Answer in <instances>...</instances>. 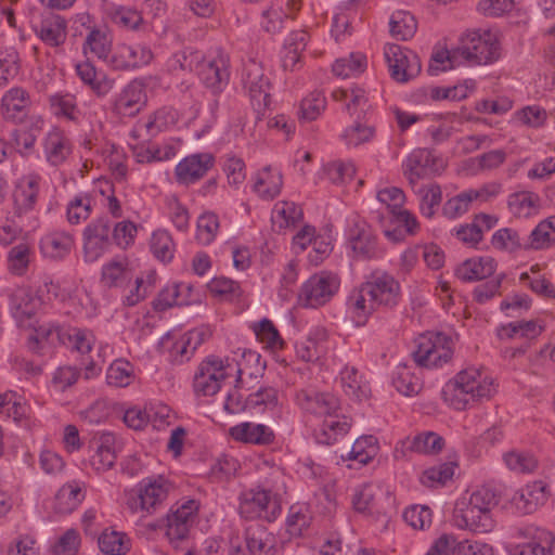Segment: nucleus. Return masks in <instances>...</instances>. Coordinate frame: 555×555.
Returning a JSON list of instances; mask_svg holds the SVG:
<instances>
[{
    "mask_svg": "<svg viewBox=\"0 0 555 555\" xmlns=\"http://www.w3.org/2000/svg\"><path fill=\"white\" fill-rule=\"evenodd\" d=\"M30 104L26 90L18 87L11 88L1 99L0 114L7 121L22 124L29 113Z\"/></svg>",
    "mask_w": 555,
    "mask_h": 555,
    "instance_id": "4be33fe9",
    "label": "nucleus"
},
{
    "mask_svg": "<svg viewBox=\"0 0 555 555\" xmlns=\"http://www.w3.org/2000/svg\"><path fill=\"white\" fill-rule=\"evenodd\" d=\"M461 56L472 65H488L501 56L496 36L490 30H472L461 38Z\"/></svg>",
    "mask_w": 555,
    "mask_h": 555,
    "instance_id": "7ed1b4c3",
    "label": "nucleus"
},
{
    "mask_svg": "<svg viewBox=\"0 0 555 555\" xmlns=\"http://www.w3.org/2000/svg\"><path fill=\"white\" fill-rule=\"evenodd\" d=\"M41 177L38 173H28L22 177L13 193V214L24 218L31 212L37 204Z\"/></svg>",
    "mask_w": 555,
    "mask_h": 555,
    "instance_id": "a211bd4d",
    "label": "nucleus"
},
{
    "mask_svg": "<svg viewBox=\"0 0 555 555\" xmlns=\"http://www.w3.org/2000/svg\"><path fill=\"white\" fill-rule=\"evenodd\" d=\"M281 511L280 499L260 489V487L244 490L238 496V513L245 519L260 518L271 522L276 519Z\"/></svg>",
    "mask_w": 555,
    "mask_h": 555,
    "instance_id": "0eeeda50",
    "label": "nucleus"
},
{
    "mask_svg": "<svg viewBox=\"0 0 555 555\" xmlns=\"http://www.w3.org/2000/svg\"><path fill=\"white\" fill-rule=\"evenodd\" d=\"M95 205V199L88 193L76 195L67 205L66 216L72 224H79L87 220Z\"/></svg>",
    "mask_w": 555,
    "mask_h": 555,
    "instance_id": "8fccbe9b",
    "label": "nucleus"
},
{
    "mask_svg": "<svg viewBox=\"0 0 555 555\" xmlns=\"http://www.w3.org/2000/svg\"><path fill=\"white\" fill-rule=\"evenodd\" d=\"M415 343L416 349L412 352V356L414 362L421 367H442L453 358V340L443 333L421 335Z\"/></svg>",
    "mask_w": 555,
    "mask_h": 555,
    "instance_id": "f03ea898",
    "label": "nucleus"
},
{
    "mask_svg": "<svg viewBox=\"0 0 555 555\" xmlns=\"http://www.w3.org/2000/svg\"><path fill=\"white\" fill-rule=\"evenodd\" d=\"M320 429L315 434L319 443L333 444L338 438L344 437L351 427L349 417L343 416H325Z\"/></svg>",
    "mask_w": 555,
    "mask_h": 555,
    "instance_id": "a19ab883",
    "label": "nucleus"
},
{
    "mask_svg": "<svg viewBox=\"0 0 555 555\" xmlns=\"http://www.w3.org/2000/svg\"><path fill=\"white\" fill-rule=\"evenodd\" d=\"M35 257L29 243L22 242L10 248L7 254V269L10 274L22 278L27 274Z\"/></svg>",
    "mask_w": 555,
    "mask_h": 555,
    "instance_id": "4c0bfd02",
    "label": "nucleus"
},
{
    "mask_svg": "<svg viewBox=\"0 0 555 555\" xmlns=\"http://www.w3.org/2000/svg\"><path fill=\"white\" fill-rule=\"evenodd\" d=\"M230 436L238 442L257 446H268L274 441L273 430L264 425L253 422H243L229 429Z\"/></svg>",
    "mask_w": 555,
    "mask_h": 555,
    "instance_id": "bb28decb",
    "label": "nucleus"
},
{
    "mask_svg": "<svg viewBox=\"0 0 555 555\" xmlns=\"http://www.w3.org/2000/svg\"><path fill=\"white\" fill-rule=\"evenodd\" d=\"M49 103L53 114L56 116H63L69 120H77L80 115L76 98L73 94H53L49 98Z\"/></svg>",
    "mask_w": 555,
    "mask_h": 555,
    "instance_id": "052dcab7",
    "label": "nucleus"
},
{
    "mask_svg": "<svg viewBox=\"0 0 555 555\" xmlns=\"http://www.w3.org/2000/svg\"><path fill=\"white\" fill-rule=\"evenodd\" d=\"M417 193L421 196L420 210L426 218H433L442 199L441 188L436 183L422 186Z\"/></svg>",
    "mask_w": 555,
    "mask_h": 555,
    "instance_id": "680f3d73",
    "label": "nucleus"
},
{
    "mask_svg": "<svg viewBox=\"0 0 555 555\" xmlns=\"http://www.w3.org/2000/svg\"><path fill=\"white\" fill-rule=\"evenodd\" d=\"M132 280V272L126 260L113 259L102 267L101 282L106 287L124 288Z\"/></svg>",
    "mask_w": 555,
    "mask_h": 555,
    "instance_id": "ea45409f",
    "label": "nucleus"
},
{
    "mask_svg": "<svg viewBox=\"0 0 555 555\" xmlns=\"http://www.w3.org/2000/svg\"><path fill=\"white\" fill-rule=\"evenodd\" d=\"M146 99L144 82L131 80L115 98L114 112L122 117H134L145 106Z\"/></svg>",
    "mask_w": 555,
    "mask_h": 555,
    "instance_id": "6ab92c4d",
    "label": "nucleus"
},
{
    "mask_svg": "<svg viewBox=\"0 0 555 555\" xmlns=\"http://www.w3.org/2000/svg\"><path fill=\"white\" fill-rule=\"evenodd\" d=\"M57 340L68 349L85 356L92 350L95 337L90 330L67 326L57 331Z\"/></svg>",
    "mask_w": 555,
    "mask_h": 555,
    "instance_id": "f704fd0d",
    "label": "nucleus"
},
{
    "mask_svg": "<svg viewBox=\"0 0 555 555\" xmlns=\"http://www.w3.org/2000/svg\"><path fill=\"white\" fill-rule=\"evenodd\" d=\"M74 244V236L68 231L52 230L41 237L39 246L46 258L61 260L69 255Z\"/></svg>",
    "mask_w": 555,
    "mask_h": 555,
    "instance_id": "cd10ccee",
    "label": "nucleus"
},
{
    "mask_svg": "<svg viewBox=\"0 0 555 555\" xmlns=\"http://www.w3.org/2000/svg\"><path fill=\"white\" fill-rule=\"evenodd\" d=\"M555 243L554 223L545 219L538 223L531 231L530 235L525 238V250L528 249H545Z\"/></svg>",
    "mask_w": 555,
    "mask_h": 555,
    "instance_id": "a18cd8bd",
    "label": "nucleus"
},
{
    "mask_svg": "<svg viewBox=\"0 0 555 555\" xmlns=\"http://www.w3.org/2000/svg\"><path fill=\"white\" fill-rule=\"evenodd\" d=\"M326 107V98L321 91H312L302 99L298 112L299 119L304 121L315 120Z\"/></svg>",
    "mask_w": 555,
    "mask_h": 555,
    "instance_id": "bf43d9fd",
    "label": "nucleus"
},
{
    "mask_svg": "<svg viewBox=\"0 0 555 555\" xmlns=\"http://www.w3.org/2000/svg\"><path fill=\"white\" fill-rule=\"evenodd\" d=\"M235 372L236 382L241 380L242 370L234 367L227 361L216 356H209L203 360L194 375L193 387L196 393L203 396H214L220 388L224 379Z\"/></svg>",
    "mask_w": 555,
    "mask_h": 555,
    "instance_id": "20e7f679",
    "label": "nucleus"
},
{
    "mask_svg": "<svg viewBox=\"0 0 555 555\" xmlns=\"http://www.w3.org/2000/svg\"><path fill=\"white\" fill-rule=\"evenodd\" d=\"M197 75L214 94L221 93L230 81V59L223 51L203 56Z\"/></svg>",
    "mask_w": 555,
    "mask_h": 555,
    "instance_id": "9b49d317",
    "label": "nucleus"
},
{
    "mask_svg": "<svg viewBox=\"0 0 555 555\" xmlns=\"http://www.w3.org/2000/svg\"><path fill=\"white\" fill-rule=\"evenodd\" d=\"M115 437L112 434H103L96 443L93 454L90 456V465L98 473H104L113 468L117 460L114 448Z\"/></svg>",
    "mask_w": 555,
    "mask_h": 555,
    "instance_id": "c9c22d12",
    "label": "nucleus"
},
{
    "mask_svg": "<svg viewBox=\"0 0 555 555\" xmlns=\"http://www.w3.org/2000/svg\"><path fill=\"white\" fill-rule=\"evenodd\" d=\"M491 244L496 249L507 251L525 249V238L520 237L517 231L509 228L498 230L492 235Z\"/></svg>",
    "mask_w": 555,
    "mask_h": 555,
    "instance_id": "69168bd1",
    "label": "nucleus"
},
{
    "mask_svg": "<svg viewBox=\"0 0 555 555\" xmlns=\"http://www.w3.org/2000/svg\"><path fill=\"white\" fill-rule=\"evenodd\" d=\"M365 291L363 283L351 293L347 301L348 309L359 322H364L377 309L376 305L371 302V297L369 294H365Z\"/></svg>",
    "mask_w": 555,
    "mask_h": 555,
    "instance_id": "864d4df0",
    "label": "nucleus"
},
{
    "mask_svg": "<svg viewBox=\"0 0 555 555\" xmlns=\"http://www.w3.org/2000/svg\"><path fill=\"white\" fill-rule=\"evenodd\" d=\"M168 495V485L165 480H154L141 483L139 489L132 491L128 499L127 505L133 512L153 513L163 504Z\"/></svg>",
    "mask_w": 555,
    "mask_h": 555,
    "instance_id": "4468645a",
    "label": "nucleus"
},
{
    "mask_svg": "<svg viewBox=\"0 0 555 555\" xmlns=\"http://www.w3.org/2000/svg\"><path fill=\"white\" fill-rule=\"evenodd\" d=\"M296 402L302 411L318 416H331L339 406L334 395L313 389L299 390L296 393Z\"/></svg>",
    "mask_w": 555,
    "mask_h": 555,
    "instance_id": "412c9836",
    "label": "nucleus"
},
{
    "mask_svg": "<svg viewBox=\"0 0 555 555\" xmlns=\"http://www.w3.org/2000/svg\"><path fill=\"white\" fill-rule=\"evenodd\" d=\"M374 135L375 127L373 125L357 120L343 131L340 138L346 145L357 147L370 142Z\"/></svg>",
    "mask_w": 555,
    "mask_h": 555,
    "instance_id": "4d7b16f0",
    "label": "nucleus"
},
{
    "mask_svg": "<svg viewBox=\"0 0 555 555\" xmlns=\"http://www.w3.org/2000/svg\"><path fill=\"white\" fill-rule=\"evenodd\" d=\"M415 370L416 367L400 364L393 373V386L400 393L406 397L420 393L423 388V382L421 377L416 375Z\"/></svg>",
    "mask_w": 555,
    "mask_h": 555,
    "instance_id": "79ce46f5",
    "label": "nucleus"
},
{
    "mask_svg": "<svg viewBox=\"0 0 555 555\" xmlns=\"http://www.w3.org/2000/svg\"><path fill=\"white\" fill-rule=\"evenodd\" d=\"M99 547L105 555H126L131 540L124 532L106 529L99 537Z\"/></svg>",
    "mask_w": 555,
    "mask_h": 555,
    "instance_id": "c03bdc74",
    "label": "nucleus"
},
{
    "mask_svg": "<svg viewBox=\"0 0 555 555\" xmlns=\"http://www.w3.org/2000/svg\"><path fill=\"white\" fill-rule=\"evenodd\" d=\"M106 379L108 385L115 387H126L133 379V366L127 360H115L107 370Z\"/></svg>",
    "mask_w": 555,
    "mask_h": 555,
    "instance_id": "0e129e2a",
    "label": "nucleus"
},
{
    "mask_svg": "<svg viewBox=\"0 0 555 555\" xmlns=\"http://www.w3.org/2000/svg\"><path fill=\"white\" fill-rule=\"evenodd\" d=\"M177 120L176 112L170 107H162L152 114L142 127L150 137L157 134L166 129L169 125H173Z\"/></svg>",
    "mask_w": 555,
    "mask_h": 555,
    "instance_id": "774afa93",
    "label": "nucleus"
},
{
    "mask_svg": "<svg viewBox=\"0 0 555 555\" xmlns=\"http://www.w3.org/2000/svg\"><path fill=\"white\" fill-rule=\"evenodd\" d=\"M455 466L453 462H446L429 467L423 472L420 481L428 488L443 487L453 478Z\"/></svg>",
    "mask_w": 555,
    "mask_h": 555,
    "instance_id": "3c124183",
    "label": "nucleus"
},
{
    "mask_svg": "<svg viewBox=\"0 0 555 555\" xmlns=\"http://www.w3.org/2000/svg\"><path fill=\"white\" fill-rule=\"evenodd\" d=\"M548 498L546 485L543 481H533L519 489L512 496V504L522 514H531L544 505Z\"/></svg>",
    "mask_w": 555,
    "mask_h": 555,
    "instance_id": "393cba45",
    "label": "nucleus"
},
{
    "mask_svg": "<svg viewBox=\"0 0 555 555\" xmlns=\"http://www.w3.org/2000/svg\"><path fill=\"white\" fill-rule=\"evenodd\" d=\"M112 223L107 217L91 221L83 230V257L87 262L96 261L111 246Z\"/></svg>",
    "mask_w": 555,
    "mask_h": 555,
    "instance_id": "ddd939ff",
    "label": "nucleus"
},
{
    "mask_svg": "<svg viewBox=\"0 0 555 555\" xmlns=\"http://www.w3.org/2000/svg\"><path fill=\"white\" fill-rule=\"evenodd\" d=\"M385 60L388 64L390 77L400 83L414 79L421 73V60L411 50L391 43L385 47Z\"/></svg>",
    "mask_w": 555,
    "mask_h": 555,
    "instance_id": "9d476101",
    "label": "nucleus"
},
{
    "mask_svg": "<svg viewBox=\"0 0 555 555\" xmlns=\"http://www.w3.org/2000/svg\"><path fill=\"white\" fill-rule=\"evenodd\" d=\"M436 158L434 154L425 149L413 151L403 164L404 175L411 184H414L421 178H424L434 171Z\"/></svg>",
    "mask_w": 555,
    "mask_h": 555,
    "instance_id": "7c9ffc66",
    "label": "nucleus"
},
{
    "mask_svg": "<svg viewBox=\"0 0 555 555\" xmlns=\"http://www.w3.org/2000/svg\"><path fill=\"white\" fill-rule=\"evenodd\" d=\"M542 201L531 191H517L508 195L507 209L516 218H530L540 212Z\"/></svg>",
    "mask_w": 555,
    "mask_h": 555,
    "instance_id": "2f4dec72",
    "label": "nucleus"
},
{
    "mask_svg": "<svg viewBox=\"0 0 555 555\" xmlns=\"http://www.w3.org/2000/svg\"><path fill=\"white\" fill-rule=\"evenodd\" d=\"M400 448L395 450V457L399 459L405 456L406 451L415 452L418 454H437L444 447V439L434 431H423L414 437H406L400 442Z\"/></svg>",
    "mask_w": 555,
    "mask_h": 555,
    "instance_id": "b1692460",
    "label": "nucleus"
},
{
    "mask_svg": "<svg viewBox=\"0 0 555 555\" xmlns=\"http://www.w3.org/2000/svg\"><path fill=\"white\" fill-rule=\"evenodd\" d=\"M517 534L527 541L515 547L512 555H554L555 537L552 532L527 526L519 528Z\"/></svg>",
    "mask_w": 555,
    "mask_h": 555,
    "instance_id": "2eb2a0df",
    "label": "nucleus"
},
{
    "mask_svg": "<svg viewBox=\"0 0 555 555\" xmlns=\"http://www.w3.org/2000/svg\"><path fill=\"white\" fill-rule=\"evenodd\" d=\"M454 524L461 529H467L477 533H486L492 530L493 519L491 514L466 503V498L457 500L454 507Z\"/></svg>",
    "mask_w": 555,
    "mask_h": 555,
    "instance_id": "dca6fc26",
    "label": "nucleus"
},
{
    "mask_svg": "<svg viewBox=\"0 0 555 555\" xmlns=\"http://www.w3.org/2000/svg\"><path fill=\"white\" fill-rule=\"evenodd\" d=\"M282 185V173L271 166H266L256 173L253 190L260 198L271 201L281 193Z\"/></svg>",
    "mask_w": 555,
    "mask_h": 555,
    "instance_id": "473e14b6",
    "label": "nucleus"
},
{
    "mask_svg": "<svg viewBox=\"0 0 555 555\" xmlns=\"http://www.w3.org/2000/svg\"><path fill=\"white\" fill-rule=\"evenodd\" d=\"M506 466L516 473H532L538 467L537 459L529 452L509 451L504 454Z\"/></svg>",
    "mask_w": 555,
    "mask_h": 555,
    "instance_id": "338daca9",
    "label": "nucleus"
},
{
    "mask_svg": "<svg viewBox=\"0 0 555 555\" xmlns=\"http://www.w3.org/2000/svg\"><path fill=\"white\" fill-rule=\"evenodd\" d=\"M340 383L344 392L357 401H362L370 397L371 388L369 382L354 366L346 365L341 370Z\"/></svg>",
    "mask_w": 555,
    "mask_h": 555,
    "instance_id": "e433bc0d",
    "label": "nucleus"
},
{
    "mask_svg": "<svg viewBox=\"0 0 555 555\" xmlns=\"http://www.w3.org/2000/svg\"><path fill=\"white\" fill-rule=\"evenodd\" d=\"M254 332L257 338L264 344L266 348L271 350L283 349L284 340L273 322L269 319H263L258 324H255Z\"/></svg>",
    "mask_w": 555,
    "mask_h": 555,
    "instance_id": "e2e57ef3",
    "label": "nucleus"
},
{
    "mask_svg": "<svg viewBox=\"0 0 555 555\" xmlns=\"http://www.w3.org/2000/svg\"><path fill=\"white\" fill-rule=\"evenodd\" d=\"M377 453V438L372 435L362 436L354 441L350 452L348 453V459L364 465L371 462Z\"/></svg>",
    "mask_w": 555,
    "mask_h": 555,
    "instance_id": "13d9d810",
    "label": "nucleus"
},
{
    "mask_svg": "<svg viewBox=\"0 0 555 555\" xmlns=\"http://www.w3.org/2000/svg\"><path fill=\"white\" fill-rule=\"evenodd\" d=\"M302 218V210L293 202H278L272 212V221L280 229L295 227Z\"/></svg>",
    "mask_w": 555,
    "mask_h": 555,
    "instance_id": "6e6d98bb",
    "label": "nucleus"
},
{
    "mask_svg": "<svg viewBox=\"0 0 555 555\" xmlns=\"http://www.w3.org/2000/svg\"><path fill=\"white\" fill-rule=\"evenodd\" d=\"M390 34L399 40H408L417 29L415 17L406 11H396L389 22Z\"/></svg>",
    "mask_w": 555,
    "mask_h": 555,
    "instance_id": "603ef678",
    "label": "nucleus"
},
{
    "mask_svg": "<svg viewBox=\"0 0 555 555\" xmlns=\"http://www.w3.org/2000/svg\"><path fill=\"white\" fill-rule=\"evenodd\" d=\"M106 14L113 24L126 30H138L143 24L141 12L130 7L113 4Z\"/></svg>",
    "mask_w": 555,
    "mask_h": 555,
    "instance_id": "37998d69",
    "label": "nucleus"
},
{
    "mask_svg": "<svg viewBox=\"0 0 555 555\" xmlns=\"http://www.w3.org/2000/svg\"><path fill=\"white\" fill-rule=\"evenodd\" d=\"M33 29L37 37L48 47L59 48L67 38V22L57 14L48 13Z\"/></svg>",
    "mask_w": 555,
    "mask_h": 555,
    "instance_id": "5701e85b",
    "label": "nucleus"
},
{
    "mask_svg": "<svg viewBox=\"0 0 555 555\" xmlns=\"http://www.w3.org/2000/svg\"><path fill=\"white\" fill-rule=\"evenodd\" d=\"M347 246L354 260H375L384 256L385 249L378 237L364 219L356 216L349 220L347 229Z\"/></svg>",
    "mask_w": 555,
    "mask_h": 555,
    "instance_id": "39448f33",
    "label": "nucleus"
},
{
    "mask_svg": "<svg viewBox=\"0 0 555 555\" xmlns=\"http://www.w3.org/2000/svg\"><path fill=\"white\" fill-rule=\"evenodd\" d=\"M41 304V298L26 287H17L10 295V309L20 325H25L26 321L31 320Z\"/></svg>",
    "mask_w": 555,
    "mask_h": 555,
    "instance_id": "a878e982",
    "label": "nucleus"
},
{
    "mask_svg": "<svg viewBox=\"0 0 555 555\" xmlns=\"http://www.w3.org/2000/svg\"><path fill=\"white\" fill-rule=\"evenodd\" d=\"M43 155L49 165L59 167L67 162L73 153L69 137L59 127H53L42 140Z\"/></svg>",
    "mask_w": 555,
    "mask_h": 555,
    "instance_id": "aec40b11",
    "label": "nucleus"
},
{
    "mask_svg": "<svg viewBox=\"0 0 555 555\" xmlns=\"http://www.w3.org/2000/svg\"><path fill=\"white\" fill-rule=\"evenodd\" d=\"M86 492L78 481H70L62 486L55 495L54 508L60 514H69L85 500Z\"/></svg>",
    "mask_w": 555,
    "mask_h": 555,
    "instance_id": "58836bf2",
    "label": "nucleus"
},
{
    "mask_svg": "<svg viewBox=\"0 0 555 555\" xmlns=\"http://www.w3.org/2000/svg\"><path fill=\"white\" fill-rule=\"evenodd\" d=\"M496 392L494 379L481 367H466L460 371L442 388L441 395L447 404L464 411L474 402L489 400Z\"/></svg>",
    "mask_w": 555,
    "mask_h": 555,
    "instance_id": "f257e3e1",
    "label": "nucleus"
},
{
    "mask_svg": "<svg viewBox=\"0 0 555 555\" xmlns=\"http://www.w3.org/2000/svg\"><path fill=\"white\" fill-rule=\"evenodd\" d=\"M340 279L331 271L312 274L300 287L298 304L305 308H319L330 302L338 293Z\"/></svg>",
    "mask_w": 555,
    "mask_h": 555,
    "instance_id": "423d86ee",
    "label": "nucleus"
},
{
    "mask_svg": "<svg viewBox=\"0 0 555 555\" xmlns=\"http://www.w3.org/2000/svg\"><path fill=\"white\" fill-rule=\"evenodd\" d=\"M204 54L201 51L192 48H185L182 51L175 53L167 62L168 69L171 73L182 72H198L201 62Z\"/></svg>",
    "mask_w": 555,
    "mask_h": 555,
    "instance_id": "09e8293b",
    "label": "nucleus"
},
{
    "mask_svg": "<svg viewBox=\"0 0 555 555\" xmlns=\"http://www.w3.org/2000/svg\"><path fill=\"white\" fill-rule=\"evenodd\" d=\"M242 81L254 109L260 113L268 108L271 102L270 81L264 75L262 65L255 60L245 63Z\"/></svg>",
    "mask_w": 555,
    "mask_h": 555,
    "instance_id": "1a4fd4ad",
    "label": "nucleus"
},
{
    "mask_svg": "<svg viewBox=\"0 0 555 555\" xmlns=\"http://www.w3.org/2000/svg\"><path fill=\"white\" fill-rule=\"evenodd\" d=\"M76 73L83 85L99 98H104L114 89L115 79L108 77L104 72L98 70L90 62L78 63Z\"/></svg>",
    "mask_w": 555,
    "mask_h": 555,
    "instance_id": "c756f323",
    "label": "nucleus"
},
{
    "mask_svg": "<svg viewBox=\"0 0 555 555\" xmlns=\"http://www.w3.org/2000/svg\"><path fill=\"white\" fill-rule=\"evenodd\" d=\"M199 503L188 500L180 505L172 506L166 516L165 534L169 543L179 548L189 540L191 529L196 522Z\"/></svg>",
    "mask_w": 555,
    "mask_h": 555,
    "instance_id": "6e6552de",
    "label": "nucleus"
},
{
    "mask_svg": "<svg viewBox=\"0 0 555 555\" xmlns=\"http://www.w3.org/2000/svg\"><path fill=\"white\" fill-rule=\"evenodd\" d=\"M190 291L191 286L184 283L172 284L164 287L157 298L153 301V307L156 311H165L173 306H183L188 301L181 298L182 291Z\"/></svg>",
    "mask_w": 555,
    "mask_h": 555,
    "instance_id": "5fc2aeb1",
    "label": "nucleus"
},
{
    "mask_svg": "<svg viewBox=\"0 0 555 555\" xmlns=\"http://www.w3.org/2000/svg\"><path fill=\"white\" fill-rule=\"evenodd\" d=\"M496 263L491 257H475L465 260L456 270L455 275L464 282L487 279L495 271Z\"/></svg>",
    "mask_w": 555,
    "mask_h": 555,
    "instance_id": "72a5a7b5",
    "label": "nucleus"
},
{
    "mask_svg": "<svg viewBox=\"0 0 555 555\" xmlns=\"http://www.w3.org/2000/svg\"><path fill=\"white\" fill-rule=\"evenodd\" d=\"M215 165L210 153H195L184 157L175 168V177L179 184L190 185L201 180Z\"/></svg>",
    "mask_w": 555,
    "mask_h": 555,
    "instance_id": "f3484780",
    "label": "nucleus"
},
{
    "mask_svg": "<svg viewBox=\"0 0 555 555\" xmlns=\"http://www.w3.org/2000/svg\"><path fill=\"white\" fill-rule=\"evenodd\" d=\"M365 294L371 297L378 308L393 309L401 300V289L399 282L387 272H373L369 280L364 282Z\"/></svg>",
    "mask_w": 555,
    "mask_h": 555,
    "instance_id": "f8f14e48",
    "label": "nucleus"
},
{
    "mask_svg": "<svg viewBox=\"0 0 555 555\" xmlns=\"http://www.w3.org/2000/svg\"><path fill=\"white\" fill-rule=\"evenodd\" d=\"M245 541L253 555H276L279 552L275 535L259 524L246 527Z\"/></svg>",
    "mask_w": 555,
    "mask_h": 555,
    "instance_id": "c85d7f7f",
    "label": "nucleus"
},
{
    "mask_svg": "<svg viewBox=\"0 0 555 555\" xmlns=\"http://www.w3.org/2000/svg\"><path fill=\"white\" fill-rule=\"evenodd\" d=\"M332 98L336 102H345L351 116L358 111L364 112L367 106L366 93L360 87L336 89L332 92Z\"/></svg>",
    "mask_w": 555,
    "mask_h": 555,
    "instance_id": "49530a36",
    "label": "nucleus"
},
{
    "mask_svg": "<svg viewBox=\"0 0 555 555\" xmlns=\"http://www.w3.org/2000/svg\"><path fill=\"white\" fill-rule=\"evenodd\" d=\"M366 65L367 61L364 54L351 53L348 56L337 59L332 66V72L337 77L349 78L363 73Z\"/></svg>",
    "mask_w": 555,
    "mask_h": 555,
    "instance_id": "de8ad7c7",
    "label": "nucleus"
}]
</instances>
